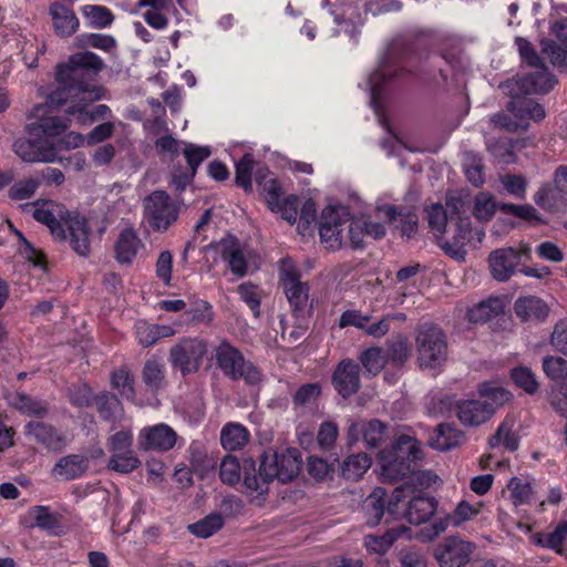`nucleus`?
Returning a JSON list of instances; mask_svg holds the SVG:
<instances>
[{
  "label": "nucleus",
  "mask_w": 567,
  "mask_h": 567,
  "mask_svg": "<svg viewBox=\"0 0 567 567\" xmlns=\"http://www.w3.org/2000/svg\"><path fill=\"white\" fill-rule=\"evenodd\" d=\"M215 358L217 367L231 380L241 379L248 385L259 384L262 380L259 369L252 362L246 361L244 354L226 340L215 349Z\"/></svg>",
  "instance_id": "5"
},
{
  "label": "nucleus",
  "mask_w": 567,
  "mask_h": 567,
  "mask_svg": "<svg viewBox=\"0 0 567 567\" xmlns=\"http://www.w3.org/2000/svg\"><path fill=\"white\" fill-rule=\"evenodd\" d=\"M499 210L504 214L513 215L527 221H535L536 224L545 223L537 209L529 204L516 205L504 203L499 206Z\"/></svg>",
  "instance_id": "58"
},
{
  "label": "nucleus",
  "mask_w": 567,
  "mask_h": 567,
  "mask_svg": "<svg viewBox=\"0 0 567 567\" xmlns=\"http://www.w3.org/2000/svg\"><path fill=\"white\" fill-rule=\"evenodd\" d=\"M486 148L503 164H512L515 162L513 145L505 138H488L486 141Z\"/></svg>",
  "instance_id": "56"
},
{
  "label": "nucleus",
  "mask_w": 567,
  "mask_h": 567,
  "mask_svg": "<svg viewBox=\"0 0 567 567\" xmlns=\"http://www.w3.org/2000/svg\"><path fill=\"white\" fill-rule=\"evenodd\" d=\"M112 386L120 391V394L127 399L135 398L134 378L127 368H121L112 373Z\"/></svg>",
  "instance_id": "53"
},
{
  "label": "nucleus",
  "mask_w": 567,
  "mask_h": 567,
  "mask_svg": "<svg viewBox=\"0 0 567 567\" xmlns=\"http://www.w3.org/2000/svg\"><path fill=\"white\" fill-rule=\"evenodd\" d=\"M336 461L329 463L327 460L318 456H309L307 460V472L316 482L332 480L336 470Z\"/></svg>",
  "instance_id": "49"
},
{
  "label": "nucleus",
  "mask_w": 567,
  "mask_h": 567,
  "mask_svg": "<svg viewBox=\"0 0 567 567\" xmlns=\"http://www.w3.org/2000/svg\"><path fill=\"white\" fill-rule=\"evenodd\" d=\"M301 463L298 449L268 450L262 454L258 470L251 458L244 460V484L250 491L267 493L274 480L282 484L295 480L300 473Z\"/></svg>",
  "instance_id": "2"
},
{
  "label": "nucleus",
  "mask_w": 567,
  "mask_h": 567,
  "mask_svg": "<svg viewBox=\"0 0 567 567\" xmlns=\"http://www.w3.org/2000/svg\"><path fill=\"white\" fill-rule=\"evenodd\" d=\"M179 213V203L164 190H155L144 199V217L156 231H166L177 221Z\"/></svg>",
  "instance_id": "8"
},
{
  "label": "nucleus",
  "mask_w": 567,
  "mask_h": 567,
  "mask_svg": "<svg viewBox=\"0 0 567 567\" xmlns=\"http://www.w3.org/2000/svg\"><path fill=\"white\" fill-rule=\"evenodd\" d=\"M279 284L291 307L292 313L300 317L309 303V287L300 280V272L289 259L281 260Z\"/></svg>",
  "instance_id": "9"
},
{
  "label": "nucleus",
  "mask_w": 567,
  "mask_h": 567,
  "mask_svg": "<svg viewBox=\"0 0 567 567\" xmlns=\"http://www.w3.org/2000/svg\"><path fill=\"white\" fill-rule=\"evenodd\" d=\"M9 404L20 413L44 419L49 414V403L44 400L33 398L24 392H13L8 395Z\"/></svg>",
  "instance_id": "27"
},
{
  "label": "nucleus",
  "mask_w": 567,
  "mask_h": 567,
  "mask_svg": "<svg viewBox=\"0 0 567 567\" xmlns=\"http://www.w3.org/2000/svg\"><path fill=\"white\" fill-rule=\"evenodd\" d=\"M69 231V240L72 249L80 256H87L90 252V227L84 216L79 214L69 215L65 220Z\"/></svg>",
  "instance_id": "23"
},
{
  "label": "nucleus",
  "mask_w": 567,
  "mask_h": 567,
  "mask_svg": "<svg viewBox=\"0 0 567 567\" xmlns=\"http://www.w3.org/2000/svg\"><path fill=\"white\" fill-rule=\"evenodd\" d=\"M463 437V433L453 424L441 423L436 427L435 436L431 439V445L440 451H449L460 445Z\"/></svg>",
  "instance_id": "34"
},
{
  "label": "nucleus",
  "mask_w": 567,
  "mask_h": 567,
  "mask_svg": "<svg viewBox=\"0 0 567 567\" xmlns=\"http://www.w3.org/2000/svg\"><path fill=\"white\" fill-rule=\"evenodd\" d=\"M142 378L145 385L152 391H157L165 385V367L156 359H150L145 362Z\"/></svg>",
  "instance_id": "40"
},
{
  "label": "nucleus",
  "mask_w": 567,
  "mask_h": 567,
  "mask_svg": "<svg viewBox=\"0 0 567 567\" xmlns=\"http://www.w3.org/2000/svg\"><path fill=\"white\" fill-rule=\"evenodd\" d=\"M402 69L395 66L390 56H386L369 78L370 90H371V103L375 104L377 100L381 94L383 83L393 76H399Z\"/></svg>",
  "instance_id": "32"
},
{
  "label": "nucleus",
  "mask_w": 567,
  "mask_h": 567,
  "mask_svg": "<svg viewBox=\"0 0 567 567\" xmlns=\"http://www.w3.org/2000/svg\"><path fill=\"white\" fill-rule=\"evenodd\" d=\"M452 231L451 236H437V245L451 258L464 261L466 256L465 246L473 238V230L468 217H458L450 225L445 233Z\"/></svg>",
  "instance_id": "12"
},
{
  "label": "nucleus",
  "mask_w": 567,
  "mask_h": 567,
  "mask_svg": "<svg viewBox=\"0 0 567 567\" xmlns=\"http://www.w3.org/2000/svg\"><path fill=\"white\" fill-rule=\"evenodd\" d=\"M41 181L38 178H27L18 181L8 190V196L12 200H24L31 198L39 186Z\"/></svg>",
  "instance_id": "62"
},
{
  "label": "nucleus",
  "mask_w": 567,
  "mask_h": 567,
  "mask_svg": "<svg viewBox=\"0 0 567 567\" xmlns=\"http://www.w3.org/2000/svg\"><path fill=\"white\" fill-rule=\"evenodd\" d=\"M544 374L555 382L567 380V360L559 355H545L542 360Z\"/></svg>",
  "instance_id": "47"
},
{
  "label": "nucleus",
  "mask_w": 567,
  "mask_h": 567,
  "mask_svg": "<svg viewBox=\"0 0 567 567\" xmlns=\"http://www.w3.org/2000/svg\"><path fill=\"white\" fill-rule=\"evenodd\" d=\"M514 311L522 321H544L549 313V308L542 299L528 296L515 301Z\"/></svg>",
  "instance_id": "28"
},
{
  "label": "nucleus",
  "mask_w": 567,
  "mask_h": 567,
  "mask_svg": "<svg viewBox=\"0 0 567 567\" xmlns=\"http://www.w3.org/2000/svg\"><path fill=\"white\" fill-rule=\"evenodd\" d=\"M208 353V342L200 338L183 337L168 352V362L183 377L199 371L204 358Z\"/></svg>",
  "instance_id": "7"
},
{
  "label": "nucleus",
  "mask_w": 567,
  "mask_h": 567,
  "mask_svg": "<svg viewBox=\"0 0 567 567\" xmlns=\"http://www.w3.org/2000/svg\"><path fill=\"white\" fill-rule=\"evenodd\" d=\"M220 257L228 264L230 271L241 278L248 271L247 251L243 244L234 236L219 240L216 245Z\"/></svg>",
  "instance_id": "21"
},
{
  "label": "nucleus",
  "mask_w": 567,
  "mask_h": 567,
  "mask_svg": "<svg viewBox=\"0 0 567 567\" xmlns=\"http://www.w3.org/2000/svg\"><path fill=\"white\" fill-rule=\"evenodd\" d=\"M360 361L369 374L377 375L386 364L383 350L379 347L370 348L360 355Z\"/></svg>",
  "instance_id": "57"
},
{
  "label": "nucleus",
  "mask_w": 567,
  "mask_h": 567,
  "mask_svg": "<svg viewBox=\"0 0 567 567\" xmlns=\"http://www.w3.org/2000/svg\"><path fill=\"white\" fill-rule=\"evenodd\" d=\"M248 430L239 423H227L221 429L220 443L225 450H240L248 443Z\"/></svg>",
  "instance_id": "36"
},
{
  "label": "nucleus",
  "mask_w": 567,
  "mask_h": 567,
  "mask_svg": "<svg viewBox=\"0 0 567 567\" xmlns=\"http://www.w3.org/2000/svg\"><path fill=\"white\" fill-rule=\"evenodd\" d=\"M507 488L515 505L526 504L533 497L530 483L520 477H512L507 484Z\"/></svg>",
  "instance_id": "60"
},
{
  "label": "nucleus",
  "mask_w": 567,
  "mask_h": 567,
  "mask_svg": "<svg viewBox=\"0 0 567 567\" xmlns=\"http://www.w3.org/2000/svg\"><path fill=\"white\" fill-rule=\"evenodd\" d=\"M513 421L505 420L497 429L496 433L489 439L491 447L504 445L508 451H516L519 445V439L513 431Z\"/></svg>",
  "instance_id": "41"
},
{
  "label": "nucleus",
  "mask_w": 567,
  "mask_h": 567,
  "mask_svg": "<svg viewBox=\"0 0 567 567\" xmlns=\"http://www.w3.org/2000/svg\"><path fill=\"white\" fill-rule=\"evenodd\" d=\"M185 315L187 316L186 322L192 326L209 323L214 317L212 306L204 300L193 302L190 309Z\"/></svg>",
  "instance_id": "61"
},
{
  "label": "nucleus",
  "mask_w": 567,
  "mask_h": 567,
  "mask_svg": "<svg viewBox=\"0 0 567 567\" xmlns=\"http://www.w3.org/2000/svg\"><path fill=\"white\" fill-rule=\"evenodd\" d=\"M241 472L244 473V463L240 465L236 456H224L219 467V477L223 483L237 484L240 481Z\"/></svg>",
  "instance_id": "51"
},
{
  "label": "nucleus",
  "mask_w": 567,
  "mask_h": 567,
  "mask_svg": "<svg viewBox=\"0 0 567 567\" xmlns=\"http://www.w3.org/2000/svg\"><path fill=\"white\" fill-rule=\"evenodd\" d=\"M49 14L52 18L54 32L59 37L69 38L80 27V21L74 11L60 1H54L50 4Z\"/></svg>",
  "instance_id": "25"
},
{
  "label": "nucleus",
  "mask_w": 567,
  "mask_h": 567,
  "mask_svg": "<svg viewBox=\"0 0 567 567\" xmlns=\"http://www.w3.org/2000/svg\"><path fill=\"white\" fill-rule=\"evenodd\" d=\"M140 239L132 229L121 231L115 245L116 259L122 264H130L137 254Z\"/></svg>",
  "instance_id": "37"
},
{
  "label": "nucleus",
  "mask_w": 567,
  "mask_h": 567,
  "mask_svg": "<svg viewBox=\"0 0 567 567\" xmlns=\"http://www.w3.org/2000/svg\"><path fill=\"white\" fill-rule=\"evenodd\" d=\"M176 441V432L164 423L144 427L138 434L140 449L145 451L166 452L175 446Z\"/></svg>",
  "instance_id": "19"
},
{
  "label": "nucleus",
  "mask_w": 567,
  "mask_h": 567,
  "mask_svg": "<svg viewBox=\"0 0 567 567\" xmlns=\"http://www.w3.org/2000/svg\"><path fill=\"white\" fill-rule=\"evenodd\" d=\"M331 382L338 394L349 399L361 386L360 365L350 359L340 361L332 373Z\"/></svg>",
  "instance_id": "18"
},
{
  "label": "nucleus",
  "mask_w": 567,
  "mask_h": 567,
  "mask_svg": "<svg viewBox=\"0 0 567 567\" xmlns=\"http://www.w3.org/2000/svg\"><path fill=\"white\" fill-rule=\"evenodd\" d=\"M556 83L555 75L542 63L534 72L506 81L504 86L509 89L511 95L518 96L548 93Z\"/></svg>",
  "instance_id": "10"
},
{
  "label": "nucleus",
  "mask_w": 567,
  "mask_h": 567,
  "mask_svg": "<svg viewBox=\"0 0 567 567\" xmlns=\"http://www.w3.org/2000/svg\"><path fill=\"white\" fill-rule=\"evenodd\" d=\"M66 396L76 408L90 406L93 402V391L86 383H78L68 388Z\"/></svg>",
  "instance_id": "63"
},
{
  "label": "nucleus",
  "mask_w": 567,
  "mask_h": 567,
  "mask_svg": "<svg viewBox=\"0 0 567 567\" xmlns=\"http://www.w3.org/2000/svg\"><path fill=\"white\" fill-rule=\"evenodd\" d=\"M90 460L82 454L65 455L53 465L51 476L61 481H72L83 476L89 470Z\"/></svg>",
  "instance_id": "24"
},
{
  "label": "nucleus",
  "mask_w": 567,
  "mask_h": 567,
  "mask_svg": "<svg viewBox=\"0 0 567 567\" xmlns=\"http://www.w3.org/2000/svg\"><path fill=\"white\" fill-rule=\"evenodd\" d=\"M255 168L254 156L249 153L245 154L236 163V185L244 188L246 192L251 190V176Z\"/></svg>",
  "instance_id": "55"
},
{
  "label": "nucleus",
  "mask_w": 567,
  "mask_h": 567,
  "mask_svg": "<svg viewBox=\"0 0 567 567\" xmlns=\"http://www.w3.org/2000/svg\"><path fill=\"white\" fill-rule=\"evenodd\" d=\"M502 204L496 203L494 196L487 192L478 193L474 198L473 216L480 221H488L493 218Z\"/></svg>",
  "instance_id": "38"
},
{
  "label": "nucleus",
  "mask_w": 567,
  "mask_h": 567,
  "mask_svg": "<svg viewBox=\"0 0 567 567\" xmlns=\"http://www.w3.org/2000/svg\"><path fill=\"white\" fill-rule=\"evenodd\" d=\"M371 464L372 461L367 453L349 455L340 466L341 476L348 481L357 482L370 468Z\"/></svg>",
  "instance_id": "33"
},
{
  "label": "nucleus",
  "mask_w": 567,
  "mask_h": 567,
  "mask_svg": "<svg viewBox=\"0 0 567 567\" xmlns=\"http://www.w3.org/2000/svg\"><path fill=\"white\" fill-rule=\"evenodd\" d=\"M410 354L411 349L406 337L398 334L388 341V360L394 365H403Z\"/></svg>",
  "instance_id": "48"
},
{
  "label": "nucleus",
  "mask_w": 567,
  "mask_h": 567,
  "mask_svg": "<svg viewBox=\"0 0 567 567\" xmlns=\"http://www.w3.org/2000/svg\"><path fill=\"white\" fill-rule=\"evenodd\" d=\"M512 97L513 100L507 104V110L514 115L515 121L528 122V120H534L538 122L545 117V110L539 103L532 99L520 97V95H512Z\"/></svg>",
  "instance_id": "29"
},
{
  "label": "nucleus",
  "mask_w": 567,
  "mask_h": 567,
  "mask_svg": "<svg viewBox=\"0 0 567 567\" xmlns=\"http://www.w3.org/2000/svg\"><path fill=\"white\" fill-rule=\"evenodd\" d=\"M58 107L59 106L51 105L49 100L45 104H38L33 107L29 117H34L38 121L27 125V132L30 137H55L65 132L70 125L69 118L47 115L48 109L53 110Z\"/></svg>",
  "instance_id": "14"
},
{
  "label": "nucleus",
  "mask_w": 567,
  "mask_h": 567,
  "mask_svg": "<svg viewBox=\"0 0 567 567\" xmlns=\"http://www.w3.org/2000/svg\"><path fill=\"white\" fill-rule=\"evenodd\" d=\"M502 312V305L498 299L482 301L467 312L471 322H485Z\"/></svg>",
  "instance_id": "46"
},
{
  "label": "nucleus",
  "mask_w": 567,
  "mask_h": 567,
  "mask_svg": "<svg viewBox=\"0 0 567 567\" xmlns=\"http://www.w3.org/2000/svg\"><path fill=\"white\" fill-rule=\"evenodd\" d=\"M80 48L92 47L104 52H111L116 48V40L109 34L83 33L76 37Z\"/></svg>",
  "instance_id": "50"
},
{
  "label": "nucleus",
  "mask_w": 567,
  "mask_h": 567,
  "mask_svg": "<svg viewBox=\"0 0 567 567\" xmlns=\"http://www.w3.org/2000/svg\"><path fill=\"white\" fill-rule=\"evenodd\" d=\"M103 68L102 59L91 51L70 55L66 63L56 68L58 86L49 94L50 104L61 106L86 95L87 101L100 100L104 89L94 82Z\"/></svg>",
  "instance_id": "1"
},
{
  "label": "nucleus",
  "mask_w": 567,
  "mask_h": 567,
  "mask_svg": "<svg viewBox=\"0 0 567 567\" xmlns=\"http://www.w3.org/2000/svg\"><path fill=\"white\" fill-rule=\"evenodd\" d=\"M223 526V515L218 513H212L197 523L190 524L188 526V530L197 537L207 538L218 532Z\"/></svg>",
  "instance_id": "42"
},
{
  "label": "nucleus",
  "mask_w": 567,
  "mask_h": 567,
  "mask_svg": "<svg viewBox=\"0 0 567 567\" xmlns=\"http://www.w3.org/2000/svg\"><path fill=\"white\" fill-rule=\"evenodd\" d=\"M436 501L430 496L417 495L408 503L405 516L409 523L420 525L427 522L436 511Z\"/></svg>",
  "instance_id": "30"
},
{
  "label": "nucleus",
  "mask_w": 567,
  "mask_h": 567,
  "mask_svg": "<svg viewBox=\"0 0 567 567\" xmlns=\"http://www.w3.org/2000/svg\"><path fill=\"white\" fill-rule=\"evenodd\" d=\"M415 347L417 364L421 369H435L446 361V334L437 324L426 322L419 326Z\"/></svg>",
  "instance_id": "4"
},
{
  "label": "nucleus",
  "mask_w": 567,
  "mask_h": 567,
  "mask_svg": "<svg viewBox=\"0 0 567 567\" xmlns=\"http://www.w3.org/2000/svg\"><path fill=\"white\" fill-rule=\"evenodd\" d=\"M426 213L430 228L436 233V237L443 236L447 226H450V218L447 212L444 210V206L434 204L426 209Z\"/></svg>",
  "instance_id": "59"
},
{
  "label": "nucleus",
  "mask_w": 567,
  "mask_h": 567,
  "mask_svg": "<svg viewBox=\"0 0 567 567\" xmlns=\"http://www.w3.org/2000/svg\"><path fill=\"white\" fill-rule=\"evenodd\" d=\"M464 172L470 183L474 186H481L484 183V172H483V163L482 158L473 153L465 152L464 153Z\"/></svg>",
  "instance_id": "54"
},
{
  "label": "nucleus",
  "mask_w": 567,
  "mask_h": 567,
  "mask_svg": "<svg viewBox=\"0 0 567 567\" xmlns=\"http://www.w3.org/2000/svg\"><path fill=\"white\" fill-rule=\"evenodd\" d=\"M13 151L23 162L52 163L56 159L54 144L40 137L18 138L13 143Z\"/></svg>",
  "instance_id": "16"
},
{
  "label": "nucleus",
  "mask_w": 567,
  "mask_h": 567,
  "mask_svg": "<svg viewBox=\"0 0 567 567\" xmlns=\"http://www.w3.org/2000/svg\"><path fill=\"white\" fill-rule=\"evenodd\" d=\"M28 206L34 207L33 218L47 225L55 239L65 240L68 238L63 225L56 219V215L60 213L59 204L52 200L39 199L28 204Z\"/></svg>",
  "instance_id": "22"
},
{
  "label": "nucleus",
  "mask_w": 567,
  "mask_h": 567,
  "mask_svg": "<svg viewBox=\"0 0 567 567\" xmlns=\"http://www.w3.org/2000/svg\"><path fill=\"white\" fill-rule=\"evenodd\" d=\"M94 400L100 416L105 421L114 422L117 414L122 411L120 400L112 393L102 392Z\"/></svg>",
  "instance_id": "44"
},
{
  "label": "nucleus",
  "mask_w": 567,
  "mask_h": 567,
  "mask_svg": "<svg viewBox=\"0 0 567 567\" xmlns=\"http://www.w3.org/2000/svg\"><path fill=\"white\" fill-rule=\"evenodd\" d=\"M412 492V486L405 483L396 487L393 491L391 498L386 501V491L382 487H375L363 502L362 508L367 524L369 526H377L385 515V523L389 524L391 519L395 518V515L399 512V503H401L408 494Z\"/></svg>",
  "instance_id": "6"
},
{
  "label": "nucleus",
  "mask_w": 567,
  "mask_h": 567,
  "mask_svg": "<svg viewBox=\"0 0 567 567\" xmlns=\"http://www.w3.org/2000/svg\"><path fill=\"white\" fill-rule=\"evenodd\" d=\"M347 219L342 218L340 212L333 207H327L322 210L319 221V235L321 241L329 249H338L344 243L343 231L346 230Z\"/></svg>",
  "instance_id": "17"
},
{
  "label": "nucleus",
  "mask_w": 567,
  "mask_h": 567,
  "mask_svg": "<svg viewBox=\"0 0 567 567\" xmlns=\"http://www.w3.org/2000/svg\"><path fill=\"white\" fill-rule=\"evenodd\" d=\"M511 378L514 383L526 393L533 395L539 389L536 375L528 367H516L511 370Z\"/></svg>",
  "instance_id": "52"
},
{
  "label": "nucleus",
  "mask_w": 567,
  "mask_h": 567,
  "mask_svg": "<svg viewBox=\"0 0 567 567\" xmlns=\"http://www.w3.org/2000/svg\"><path fill=\"white\" fill-rule=\"evenodd\" d=\"M141 465L140 460L134 452L112 455L107 468L122 474H128Z\"/></svg>",
  "instance_id": "64"
},
{
  "label": "nucleus",
  "mask_w": 567,
  "mask_h": 567,
  "mask_svg": "<svg viewBox=\"0 0 567 567\" xmlns=\"http://www.w3.org/2000/svg\"><path fill=\"white\" fill-rule=\"evenodd\" d=\"M409 532V528L400 525L399 527L388 529L383 535H368L364 538V545L370 553L384 554L400 535Z\"/></svg>",
  "instance_id": "35"
},
{
  "label": "nucleus",
  "mask_w": 567,
  "mask_h": 567,
  "mask_svg": "<svg viewBox=\"0 0 567 567\" xmlns=\"http://www.w3.org/2000/svg\"><path fill=\"white\" fill-rule=\"evenodd\" d=\"M83 16L89 20L93 28L104 29L114 21V14L110 9L103 6L86 4L82 8Z\"/></svg>",
  "instance_id": "45"
},
{
  "label": "nucleus",
  "mask_w": 567,
  "mask_h": 567,
  "mask_svg": "<svg viewBox=\"0 0 567 567\" xmlns=\"http://www.w3.org/2000/svg\"><path fill=\"white\" fill-rule=\"evenodd\" d=\"M530 248L517 250L513 247L499 248L489 254L491 274L498 281L508 280L518 267L522 256L529 257Z\"/></svg>",
  "instance_id": "15"
},
{
  "label": "nucleus",
  "mask_w": 567,
  "mask_h": 567,
  "mask_svg": "<svg viewBox=\"0 0 567 567\" xmlns=\"http://www.w3.org/2000/svg\"><path fill=\"white\" fill-rule=\"evenodd\" d=\"M87 95L78 100L74 104L70 105L65 112L68 115L76 116L81 124H91L97 120H104L111 114V109L105 104H99L91 111H87Z\"/></svg>",
  "instance_id": "31"
},
{
  "label": "nucleus",
  "mask_w": 567,
  "mask_h": 567,
  "mask_svg": "<svg viewBox=\"0 0 567 567\" xmlns=\"http://www.w3.org/2000/svg\"><path fill=\"white\" fill-rule=\"evenodd\" d=\"M567 538V522H560L550 533H538L535 535L536 544L561 553V546Z\"/></svg>",
  "instance_id": "43"
},
{
  "label": "nucleus",
  "mask_w": 567,
  "mask_h": 567,
  "mask_svg": "<svg viewBox=\"0 0 567 567\" xmlns=\"http://www.w3.org/2000/svg\"><path fill=\"white\" fill-rule=\"evenodd\" d=\"M455 411L458 420L464 425L476 426L493 416L495 406L486 399H471L457 401Z\"/></svg>",
  "instance_id": "20"
},
{
  "label": "nucleus",
  "mask_w": 567,
  "mask_h": 567,
  "mask_svg": "<svg viewBox=\"0 0 567 567\" xmlns=\"http://www.w3.org/2000/svg\"><path fill=\"white\" fill-rule=\"evenodd\" d=\"M553 31L560 43L557 44L553 40H543L542 51L549 56L553 65L567 69V20L556 22Z\"/></svg>",
  "instance_id": "26"
},
{
  "label": "nucleus",
  "mask_w": 567,
  "mask_h": 567,
  "mask_svg": "<svg viewBox=\"0 0 567 567\" xmlns=\"http://www.w3.org/2000/svg\"><path fill=\"white\" fill-rule=\"evenodd\" d=\"M563 193L549 184H544L534 195V202L540 208L547 212H557L563 206Z\"/></svg>",
  "instance_id": "39"
},
{
  "label": "nucleus",
  "mask_w": 567,
  "mask_h": 567,
  "mask_svg": "<svg viewBox=\"0 0 567 567\" xmlns=\"http://www.w3.org/2000/svg\"><path fill=\"white\" fill-rule=\"evenodd\" d=\"M475 549L474 543L460 536H450L436 547L434 557L440 567H463L471 560Z\"/></svg>",
  "instance_id": "13"
},
{
  "label": "nucleus",
  "mask_w": 567,
  "mask_h": 567,
  "mask_svg": "<svg viewBox=\"0 0 567 567\" xmlns=\"http://www.w3.org/2000/svg\"><path fill=\"white\" fill-rule=\"evenodd\" d=\"M421 450L417 441L409 435H401L390 447L382 450L379 460L382 475L391 481L415 475L420 481L426 474L417 472Z\"/></svg>",
  "instance_id": "3"
},
{
  "label": "nucleus",
  "mask_w": 567,
  "mask_h": 567,
  "mask_svg": "<svg viewBox=\"0 0 567 567\" xmlns=\"http://www.w3.org/2000/svg\"><path fill=\"white\" fill-rule=\"evenodd\" d=\"M23 434L29 442L50 453H61L68 446L66 436L53 424L43 421H29Z\"/></svg>",
  "instance_id": "11"
}]
</instances>
